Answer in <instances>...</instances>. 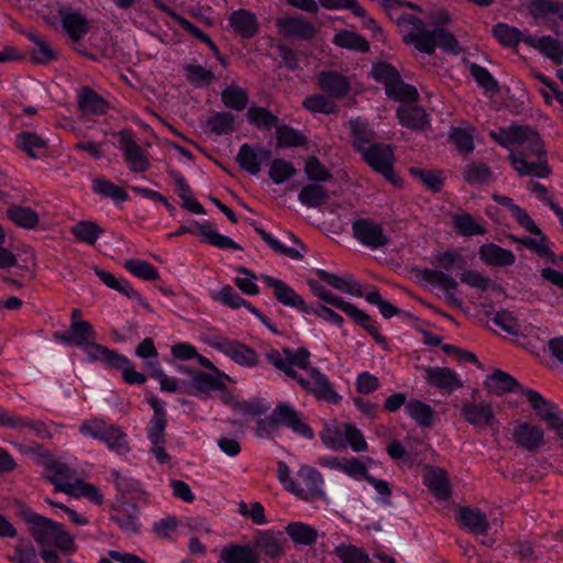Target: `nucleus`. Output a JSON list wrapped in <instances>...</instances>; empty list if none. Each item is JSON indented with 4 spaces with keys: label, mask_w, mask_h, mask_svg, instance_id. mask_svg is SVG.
Listing matches in <instances>:
<instances>
[{
    "label": "nucleus",
    "mask_w": 563,
    "mask_h": 563,
    "mask_svg": "<svg viewBox=\"0 0 563 563\" xmlns=\"http://www.w3.org/2000/svg\"><path fill=\"white\" fill-rule=\"evenodd\" d=\"M310 351L306 347L292 350L283 347L272 349L265 357L276 369L297 382L301 390L313 396L319 401L338 405L342 397L334 389L328 376L318 367L310 365Z\"/></svg>",
    "instance_id": "obj_1"
},
{
    "label": "nucleus",
    "mask_w": 563,
    "mask_h": 563,
    "mask_svg": "<svg viewBox=\"0 0 563 563\" xmlns=\"http://www.w3.org/2000/svg\"><path fill=\"white\" fill-rule=\"evenodd\" d=\"M398 25L408 24L412 26L411 32L402 36L405 44L413 45L415 48L421 53L432 55L439 47L443 52L457 55L461 52V46L454 34L443 27H434L427 30L426 23L409 13L394 11V19Z\"/></svg>",
    "instance_id": "obj_2"
},
{
    "label": "nucleus",
    "mask_w": 563,
    "mask_h": 563,
    "mask_svg": "<svg viewBox=\"0 0 563 563\" xmlns=\"http://www.w3.org/2000/svg\"><path fill=\"white\" fill-rule=\"evenodd\" d=\"M532 133L538 139V147L534 146L532 137H527L518 143L516 151H510L509 159L512 167L520 175L545 178L551 174V169L547 164V154L539 133L534 130H532Z\"/></svg>",
    "instance_id": "obj_3"
},
{
    "label": "nucleus",
    "mask_w": 563,
    "mask_h": 563,
    "mask_svg": "<svg viewBox=\"0 0 563 563\" xmlns=\"http://www.w3.org/2000/svg\"><path fill=\"white\" fill-rule=\"evenodd\" d=\"M279 427H286L308 440L314 437L313 430L303 421L302 413L285 401L278 402L268 417L257 421L256 431L260 437L269 435Z\"/></svg>",
    "instance_id": "obj_4"
},
{
    "label": "nucleus",
    "mask_w": 563,
    "mask_h": 563,
    "mask_svg": "<svg viewBox=\"0 0 563 563\" xmlns=\"http://www.w3.org/2000/svg\"><path fill=\"white\" fill-rule=\"evenodd\" d=\"M363 159L375 172L379 173L393 185H399L401 179L394 170L395 155L389 144L373 143L361 152Z\"/></svg>",
    "instance_id": "obj_5"
},
{
    "label": "nucleus",
    "mask_w": 563,
    "mask_h": 563,
    "mask_svg": "<svg viewBox=\"0 0 563 563\" xmlns=\"http://www.w3.org/2000/svg\"><path fill=\"white\" fill-rule=\"evenodd\" d=\"M199 234L202 236V241L218 249H232L241 251L242 246L235 243L231 238L222 235L217 231L212 230V225L209 221L199 223L192 221L189 225H180L177 231L169 233L168 238L180 236L183 234Z\"/></svg>",
    "instance_id": "obj_6"
},
{
    "label": "nucleus",
    "mask_w": 563,
    "mask_h": 563,
    "mask_svg": "<svg viewBox=\"0 0 563 563\" xmlns=\"http://www.w3.org/2000/svg\"><path fill=\"white\" fill-rule=\"evenodd\" d=\"M209 343L241 366L253 367L258 364L256 351L244 343L222 336H214Z\"/></svg>",
    "instance_id": "obj_7"
},
{
    "label": "nucleus",
    "mask_w": 563,
    "mask_h": 563,
    "mask_svg": "<svg viewBox=\"0 0 563 563\" xmlns=\"http://www.w3.org/2000/svg\"><path fill=\"white\" fill-rule=\"evenodd\" d=\"M353 236L363 245L376 250L389 244V238L380 224L368 218H360L352 223Z\"/></svg>",
    "instance_id": "obj_8"
},
{
    "label": "nucleus",
    "mask_w": 563,
    "mask_h": 563,
    "mask_svg": "<svg viewBox=\"0 0 563 563\" xmlns=\"http://www.w3.org/2000/svg\"><path fill=\"white\" fill-rule=\"evenodd\" d=\"M120 148L123 151L124 159L131 172L144 173L150 167L145 152L135 142L134 133L131 130H121L119 133Z\"/></svg>",
    "instance_id": "obj_9"
},
{
    "label": "nucleus",
    "mask_w": 563,
    "mask_h": 563,
    "mask_svg": "<svg viewBox=\"0 0 563 563\" xmlns=\"http://www.w3.org/2000/svg\"><path fill=\"white\" fill-rule=\"evenodd\" d=\"M21 516L29 525L30 533L37 544L46 545L51 543L53 536L58 528V522L41 516L31 509H23L21 511Z\"/></svg>",
    "instance_id": "obj_10"
},
{
    "label": "nucleus",
    "mask_w": 563,
    "mask_h": 563,
    "mask_svg": "<svg viewBox=\"0 0 563 563\" xmlns=\"http://www.w3.org/2000/svg\"><path fill=\"white\" fill-rule=\"evenodd\" d=\"M224 377H227V375L222 372H220V374H210L198 371L195 373L194 379L184 382L183 386L185 387L186 394L206 398L212 390L225 389V384L223 383Z\"/></svg>",
    "instance_id": "obj_11"
},
{
    "label": "nucleus",
    "mask_w": 563,
    "mask_h": 563,
    "mask_svg": "<svg viewBox=\"0 0 563 563\" xmlns=\"http://www.w3.org/2000/svg\"><path fill=\"white\" fill-rule=\"evenodd\" d=\"M276 27L284 37L300 41H310L317 33L314 25L300 15L278 18Z\"/></svg>",
    "instance_id": "obj_12"
},
{
    "label": "nucleus",
    "mask_w": 563,
    "mask_h": 563,
    "mask_svg": "<svg viewBox=\"0 0 563 563\" xmlns=\"http://www.w3.org/2000/svg\"><path fill=\"white\" fill-rule=\"evenodd\" d=\"M265 283L268 287L273 288L275 299L282 305L296 308L303 313L312 311V306L307 305L301 296L282 279L267 276L265 277Z\"/></svg>",
    "instance_id": "obj_13"
},
{
    "label": "nucleus",
    "mask_w": 563,
    "mask_h": 563,
    "mask_svg": "<svg viewBox=\"0 0 563 563\" xmlns=\"http://www.w3.org/2000/svg\"><path fill=\"white\" fill-rule=\"evenodd\" d=\"M512 440L518 448L534 453L544 444V431L529 422H520L512 432Z\"/></svg>",
    "instance_id": "obj_14"
},
{
    "label": "nucleus",
    "mask_w": 563,
    "mask_h": 563,
    "mask_svg": "<svg viewBox=\"0 0 563 563\" xmlns=\"http://www.w3.org/2000/svg\"><path fill=\"white\" fill-rule=\"evenodd\" d=\"M423 378L429 386L452 393L463 386L459 375L449 367L428 366L423 369Z\"/></svg>",
    "instance_id": "obj_15"
},
{
    "label": "nucleus",
    "mask_w": 563,
    "mask_h": 563,
    "mask_svg": "<svg viewBox=\"0 0 563 563\" xmlns=\"http://www.w3.org/2000/svg\"><path fill=\"white\" fill-rule=\"evenodd\" d=\"M297 474L305 485V487L301 486V493L296 494L297 497L303 500L325 498V493L322 488L323 477L319 471L311 466L303 465L299 468Z\"/></svg>",
    "instance_id": "obj_16"
},
{
    "label": "nucleus",
    "mask_w": 563,
    "mask_h": 563,
    "mask_svg": "<svg viewBox=\"0 0 563 563\" xmlns=\"http://www.w3.org/2000/svg\"><path fill=\"white\" fill-rule=\"evenodd\" d=\"M53 338L66 345L85 346L96 340V332L88 321L70 322L69 331H56Z\"/></svg>",
    "instance_id": "obj_17"
},
{
    "label": "nucleus",
    "mask_w": 563,
    "mask_h": 563,
    "mask_svg": "<svg viewBox=\"0 0 563 563\" xmlns=\"http://www.w3.org/2000/svg\"><path fill=\"white\" fill-rule=\"evenodd\" d=\"M319 88L330 97L341 100L351 91V82L347 77L335 70H323L318 74Z\"/></svg>",
    "instance_id": "obj_18"
},
{
    "label": "nucleus",
    "mask_w": 563,
    "mask_h": 563,
    "mask_svg": "<svg viewBox=\"0 0 563 563\" xmlns=\"http://www.w3.org/2000/svg\"><path fill=\"white\" fill-rule=\"evenodd\" d=\"M271 150L265 147L254 148L249 143H244L238 152L236 162L250 175H257L261 172V164L271 159Z\"/></svg>",
    "instance_id": "obj_19"
},
{
    "label": "nucleus",
    "mask_w": 563,
    "mask_h": 563,
    "mask_svg": "<svg viewBox=\"0 0 563 563\" xmlns=\"http://www.w3.org/2000/svg\"><path fill=\"white\" fill-rule=\"evenodd\" d=\"M421 278L431 284L438 285L445 290L446 301L454 308H461L462 301L453 294L452 290L457 288V282L442 271L424 268L420 273Z\"/></svg>",
    "instance_id": "obj_20"
},
{
    "label": "nucleus",
    "mask_w": 563,
    "mask_h": 563,
    "mask_svg": "<svg viewBox=\"0 0 563 563\" xmlns=\"http://www.w3.org/2000/svg\"><path fill=\"white\" fill-rule=\"evenodd\" d=\"M229 24L234 33L242 38L250 40L258 33V21L256 15L245 9L233 11L229 16Z\"/></svg>",
    "instance_id": "obj_21"
},
{
    "label": "nucleus",
    "mask_w": 563,
    "mask_h": 563,
    "mask_svg": "<svg viewBox=\"0 0 563 563\" xmlns=\"http://www.w3.org/2000/svg\"><path fill=\"white\" fill-rule=\"evenodd\" d=\"M48 482L55 486V490L66 493L74 497H86L96 505L103 503V496L99 489L89 483L78 481L75 484L58 483L55 477H48Z\"/></svg>",
    "instance_id": "obj_22"
},
{
    "label": "nucleus",
    "mask_w": 563,
    "mask_h": 563,
    "mask_svg": "<svg viewBox=\"0 0 563 563\" xmlns=\"http://www.w3.org/2000/svg\"><path fill=\"white\" fill-rule=\"evenodd\" d=\"M58 14L62 19V25L69 38L74 42L81 40L89 31L88 20L79 12H69L66 9H59Z\"/></svg>",
    "instance_id": "obj_23"
},
{
    "label": "nucleus",
    "mask_w": 563,
    "mask_h": 563,
    "mask_svg": "<svg viewBox=\"0 0 563 563\" xmlns=\"http://www.w3.org/2000/svg\"><path fill=\"white\" fill-rule=\"evenodd\" d=\"M479 258L489 266L507 267L516 262L515 254L497 244H484L478 251Z\"/></svg>",
    "instance_id": "obj_24"
},
{
    "label": "nucleus",
    "mask_w": 563,
    "mask_h": 563,
    "mask_svg": "<svg viewBox=\"0 0 563 563\" xmlns=\"http://www.w3.org/2000/svg\"><path fill=\"white\" fill-rule=\"evenodd\" d=\"M316 275L320 278V280L327 283L332 286L334 289L340 290L345 294H350L356 297H363L364 290L363 285L356 282L351 275H345L344 277H340L335 274L329 273L324 269H317Z\"/></svg>",
    "instance_id": "obj_25"
},
{
    "label": "nucleus",
    "mask_w": 563,
    "mask_h": 563,
    "mask_svg": "<svg viewBox=\"0 0 563 563\" xmlns=\"http://www.w3.org/2000/svg\"><path fill=\"white\" fill-rule=\"evenodd\" d=\"M492 139H494L499 145L510 150L511 146L518 145L527 137H532L534 146L538 147V139L532 133V129L528 126H511L509 129L501 128L498 132H490Z\"/></svg>",
    "instance_id": "obj_26"
},
{
    "label": "nucleus",
    "mask_w": 563,
    "mask_h": 563,
    "mask_svg": "<svg viewBox=\"0 0 563 563\" xmlns=\"http://www.w3.org/2000/svg\"><path fill=\"white\" fill-rule=\"evenodd\" d=\"M78 107L84 114L101 115L109 109V103L90 87H84L78 93Z\"/></svg>",
    "instance_id": "obj_27"
},
{
    "label": "nucleus",
    "mask_w": 563,
    "mask_h": 563,
    "mask_svg": "<svg viewBox=\"0 0 563 563\" xmlns=\"http://www.w3.org/2000/svg\"><path fill=\"white\" fill-rule=\"evenodd\" d=\"M461 415L468 423L477 427H489L494 421L492 406L487 402L465 404Z\"/></svg>",
    "instance_id": "obj_28"
},
{
    "label": "nucleus",
    "mask_w": 563,
    "mask_h": 563,
    "mask_svg": "<svg viewBox=\"0 0 563 563\" xmlns=\"http://www.w3.org/2000/svg\"><path fill=\"white\" fill-rule=\"evenodd\" d=\"M484 385L489 394L496 396H503L520 388L518 380L501 369H495L492 375L487 376Z\"/></svg>",
    "instance_id": "obj_29"
},
{
    "label": "nucleus",
    "mask_w": 563,
    "mask_h": 563,
    "mask_svg": "<svg viewBox=\"0 0 563 563\" xmlns=\"http://www.w3.org/2000/svg\"><path fill=\"white\" fill-rule=\"evenodd\" d=\"M24 34L36 46L30 53V60L32 64L46 65L57 58V53L44 37L33 31L25 32Z\"/></svg>",
    "instance_id": "obj_30"
},
{
    "label": "nucleus",
    "mask_w": 563,
    "mask_h": 563,
    "mask_svg": "<svg viewBox=\"0 0 563 563\" xmlns=\"http://www.w3.org/2000/svg\"><path fill=\"white\" fill-rule=\"evenodd\" d=\"M84 347L89 361H100L110 368L119 367L122 365V362H124V355L119 354L117 351L110 350L104 345L96 343L95 340H91V343H88Z\"/></svg>",
    "instance_id": "obj_31"
},
{
    "label": "nucleus",
    "mask_w": 563,
    "mask_h": 563,
    "mask_svg": "<svg viewBox=\"0 0 563 563\" xmlns=\"http://www.w3.org/2000/svg\"><path fill=\"white\" fill-rule=\"evenodd\" d=\"M397 118L402 126L421 131L428 123V115L422 107L400 106L397 109Z\"/></svg>",
    "instance_id": "obj_32"
},
{
    "label": "nucleus",
    "mask_w": 563,
    "mask_h": 563,
    "mask_svg": "<svg viewBox=\"0 0 563 563\" xmlns=\"http://www.w3.org/2000/svg\"><path fill=\"white\" fill-rule=\"evenodd\" d=\"M460 522L470 531L476 534H486L489 529V522L486 514L479 509L463 507L459 511Z\"/></svg>",
    "instance_id": "obj_33"
},
{
    "label": "nucleus",
    "mask_w": 563,
    "mask_h": 563,
    "mask_svg": "<svg viewBox=\"0 0 563 563\" xmlns=\"http://www.w3.org/2000/svg\"><path fill=\"white\" fill-rule=\"evenodd\" d=\"M346 316L353 319L355 323H357L369 335H372L376 343L383 347L387 346L386 338L380 334L377 322L374 321L369 314L358 309L355 305H352L346 312Z\"/></svg>",
    "instance_id": "obj_34"
},
{
    "label": "nucleus",
    "mask_w": 563,
    "mask_h": 563,
    "mask_svg": "<svg viewBox=\"0 0 563 563\" xmlns=\"http://www.w3.org/2000/svg\"><path fill=\"white\" fill-rule=\"evenodd\" d=\"M329 198V190L317 183L305 185L298 194V200L308 208H320Z\"/></svg>",
    "instance_id": "obj_35"
},
{
    "label": "nucleus",
    "mask_w": 563,
    "mask_h": 563,
    "mask_svg": "<svg viewBox=\"0 0 563 563\" xmlns=\"http://www.w3.org/2000/svg\"><path fill=\"white\" fill-rule=\"evenodd\" d=\"M15 146L29 157L36 159L41 156L40 152L46 150L47 142L36 133L24 131L16 134Z\"/></svg>",
    "instance_id": "obj_36"
},
{
    "label": "nucleus",
    "mask_w": 563,
    "mask_h": 563,
    "mask_svg": "<svg viewBox=\"0 0 563 563\" xmlns=\"http://www.w3.org/2000/svg\"><path fill=\"white\" fill-rule=\"evenodd\" d=\"M253 545L271 559H277L284 554L279 538L268 530L260 531L253 540Z\"/></svg>",
    "instance_id": "obj_37"
},
{
    "label": "nucleus",
    "mask_w": 563,
    "mask_h": 563,
    "mask_svg": "<svg viewBox=\"0 0 563 563\" xmlns=\"http://www.w3.org/2000/svg\"><path fill=\"white\" fill-rule=\"evenodd\" d=\"M99 440L104 442L110 450L118 454H124L130 451L126 434L120 427L107 423Z\"/></svg>",
    "instance_id": "obj_38"
},
{
    "label": "nucleus",
    "mask_w": 563,
    "mask_h": 563,
    "mask_svg": "<svg viewBox=\"0 0 563 563\" xmlns=\"http://www.w3.org/2000/svg\"><path fill=\"white\" fill-rule=\"evenodd\" d=\"M8 219L23 229H33L38 224L40 218L36 211L30 207L13 205L7 209Z\"/></svg>",
    "instance_id": "obj_39"
},
{
    "label": "nucleus",
    "mask_w": 563,
    "mask_h": 563,
    "mask_svg": "<svg viewBox=\"0 0 563 563\" xmlns=\"http://www.w3.org/2000/svg\"><path fill=\"white\" fill-rule=\"evenodd\" d=\"M224 563H260V558L249 545L232 544L221 552Z\"/></svg>",
    "instance_id": "obj_40"
},
{
    "label": "nucleus",
    "mask_w": 563,
    "mask_h": 563,
    "mask_svg": "<svg viewBox=\"0 0 563 563\" xmlns=\"http://www.w3.org/2000/svg\"><path fill=\"white\" fill-rule=\"evenodd\" d=\"M426 483L438 499L446 500L450 498L451 485L445 472L441 468H432L426 478Z\"/></svg>",
    "instance_id": "obj_41"
},
{
    "label": "nucleus",
    "mask_w": 563,
    "mask_h": 563,
    "mask_svg": "<svg viewBox=\"0 0 563 563\" xmlns=\"http://www.w3.org/2000/svg\"><path fill=\"white\" fill-rule=\"evenodd\" d=\"M333 43L339 47L360 53H367L369 51V43L363 35L347 30L336 33L333 37Z\"/></svg>",
    "instance_id": "obj_42"
},
{
    "label": "nucleus",
    "mask_w": 563,
    "mask_h": 563,
    "mask_svg": "<svg viewBox=\"0 0 563 563\" xmlns=\"http://www.w3.org/2000/svg\"><path fill=\"white\" fill-rule=\"evenodd\" d=\"M354 136L353 146L357 152H363L369 144H373L375 133L369 129L368 123L362 119H352L349 122Z\"/></svg>",
    "instance_id": "obj_43"
},
{
    "label": "nucleus",
    "mask_w": 563,
    "mask_h": 563,
    "mask_svg": "<svg viewBox=\"0 0 563 563\" xmlns=\"http://www.w3.org/2000/svg\"><path fill=\"white\" fill-rule=\"evenodd\" d=\"M246 118L250 124L260 130H271L279 119L268 108L252 106L247 109Z\"/></svg>",
    "instance_id": "obj_44"
},
{
    "label": "nucleus",
    "mask_w": 563,
    "mask_h": 563,
    "mask_svg": "<svg viewBox=\"0 0 563 563\" xmlns=\"http://www.w3.org/2000/svg\"><path fill=\"white\" fill-rule=\"evenodd\" d=\"M385 91L395 101L413 102L419 98L417 89L404 82L400 75L386 87Z\"/></svg>",
    "instance_id": "obj_45"
},
{
    "label": "nucleus",
    "mask_w": 563,
    "mask_h": 563,
    "mask_svg": "<svg viewBox=\"0 0 563 563\" xmlns=\"http://www.w3.org/2000/svg\"><path fill=\"white\" fill-rule=\"evenodd\" d=\"M286 532L297 544L311 545L318 538V531L313 527L299 521L288 523Z\"/></svg>",
    "instance_id": "obj_46"
},
{
    "label": "nucleus",
    "mask_w": 563,
    "mask_h": 563,
    "mask_svg": "<svg viewBox=\"0 0 563 563\" xmlns=\"http://www.w3.org/2000/svg\"><path fill=\"white\" fill-rule=\"evenodd\" d=\"M70 232L77 241L93 245L104 230L93 221L82 220L73 225Z\"/></svg>",
    "instance_id": "obj_47"
},
{
    "label": "nucleus",
    "mask_w": 563,
    "mask_h": 563,
    "mask_svg": "<svg viewBox=\"0 0 563 563\" xmlns=\"http://www.w3.org/2000/svg\"><path fill=\"white\" fill-rule=\"evenodd\" d=\"M452 223L455 231L462 236L483 235L486 229L476 223L472 214L467 212L453 214Z\"/></svg>",
    "instance_id": "obj_48"
},
{
    "label": "nucleus",
    "mask_w": 563,
    "mask_h": 563,
    "mask_svg": "<svg viewBox=\"0 0 563 563\" xmlns=\"http://www.w3.org/2000/svg\"><path fill=\"white\" fill-rule=\"evenodd\" d=\"M406 411L420 427L429 428L433 424V409L430 405L411 400L406 404Z\"/></svg>",
    "instance_id": "obj_49"
},
{
    "label": "nucleus",
    "mask_w": 563,
    "mask_h": 563,
    "mask_svg": "<svg viewBox=\"0 0 563 563\" xmlns=\"http://www.w3.org/2000/svg\"><path fill=\"white\" fill-rule=\"evenodd\" d=\"M276 139L278 148L305 146L308 143L303 134L286 124L276 128Z\"/></svg>",
    "instance_id": "obj_50"
},
{
    "label": "nucleus",
    "mask_w": 563,
    "mask_h": 563,
    "mask_svg": "<svg viewBox=\"0 0 563 563\" xmlns=\"http://www.w3.org/2000/svg\"><path fill=\"white\" fill-rule=\"evenodd\" d=\"M221 100L225 108L242 111L249 103V95L242 87L229 86L222 90Z\"/></svg>",
    "instance_id": "obj_51"
},
{
    "label": "nucleus",
    "mask_w": 563,
    "mask_h": 563,
    "mask_svg": "<svg viewBox=\"0 0 563 563\" xmlns=\"http://www.w3.org/2000/svg\"><path fill=\"white\" fill-rule=\"evenodd\" d=\"M409 173L416 179L421 181L427 189L432 192H440L444 185V178L440 170L422 169L419 167H410Z\"/></svg>",
    "instance_id": "obj_52"
},
{
    "label": "nucleus",
    "mask_w": 563,
    "mask_h": 563,
    "mask_svg": "<svg viewBox=\"0 0 563 563\" xmlns=\"http://www.w3.org/2000/svg\"><path fill=\"white\" fill-rule=\"evenodd\" d=\"M492 33L506 47H516L521 42V31L503 22L495 24Z\"/></svg>",
    "instance_id": "obj_53"
},
{
    "label": "nucleus",
    "mask_w": 563,
    "mask_h": 563,
    "mask_svg": "<svg viewBox=\"0 0 563 563\" xmlns=\"http://www.w3.org/2000/svg\"><path fill=\"white\" fill-rule=\"evenodd\" d=\"M522 394L542 420L545 421L547 415H555L559 412L556 405L547 400L540 393L527 388L522 389Z\"/></svg>",
    "instance_id": "obj_54"
},
{
    "label": "nucleus",
    "mask_w": 563,
    "mask_h": 563,
    "mask_svg": "<svg viewBox=\"0 0 563 563\" xmlns=\"http://www.w3.org/2000/svg\"><path fill=\"white\" fill-rule=\"evenodd\" d=\"M334 554L342 563H371L368 554L353 544H339L334 549Z\"/></svg>",
    "instance_id": "obj_55"
},
{
    "label": "nucleus",
    "mask_w": 563,
    "mask_h": 563,
    "mask_svg": "<svg viewBox=\"0 0 563 563\" xmlns=\"http://www.w3.org/2000/svg\"><path fill=\"white\" fill-rule=\"evenodd\" d=\"M463 178L470 185L485 184L492 179V170L485 163H472L464 167Z\"/></svg>",
    "instance_id": "obj_56"
},
{
    "label": "nucleus",
    "mask_w": 563,
    "mask_h": 563,
    "mask_svg": "<svg viewBox=\"0 0 563 563\" xmlns=\"http://www.w3.org/2000/svg\"><path fill=\"white\" fill-rule=\"evenodd\" d=\"M302 107L310 112L323 114H331L336 110L335 103L322 93L306 97Z\"/></svg>",
    "instance_id": "obj_57"
},
{
    "label": "nucleus",
    "mask_w": 563,
    "mask_h": 563,
    "mask_svg": "<svg viewBox=\"0 0 563 563\" xmlns=\"http://www.w3.org/2000/svg\"><path fill=\"white\" fill-rule=\"evenodd\" d=\"M136 509L133 508V512L126 509L118 510L113 516L112 520L121 528V530L129 534L134 536L140 532L139 517Z\"/></svg>",
    "instance_id": "obj_58"
},
{
    "label": "nucleus",
    "mask_w": 563,
    "mask_h": 563,
    "mask_svg": "<svg viewBox=\"0 0 563 563\" xmlns=\"http://www.w3.org/2000/svg\"><path fill=\"white\" fill-rule=\"evenodd\" d=\"M92 189L96 194L107 198H112L117 202L128 200L129 195L125 190L114 185L112 181L97 178L93 180Z\"/></svg>",
    "instance_id": "obj_59"
},
{
    "label": "nucleus",
    "mask_w": 563,
    "mask_h": 563,
    "mask_svg": "<svg viewBox=\"0 0 563 563\" xmlns=\"http://www.w3.org/2000/svg\"><path fill=\"white\" fill-rule=\"evenodd\" d=\"M124 267L134 276L144 280L153 282L159 278V273L155 266L141 260H128Z\"/></svg>",
    "instance_id": "obj_60"
},
{
    "label": "nucleus",
    "mask_w": 563,
    "mask_h": 563,
    "mask_svg": "<svg viewBox=\"0 0 563 563\" xmlns=\"http://www.w3.org/2000/svg\"><path fill=\"white\" fill-rule=\"evenodd\" d=\"M207 124L217 135L230 134L234 131V117L230 112H216L208 118Z\"/></svg>",
    "instance_id": "obj_61"
},
{
    "label": "nucleus",
    "mask_w": 563,
    "mask_h": 563,
    "mask_svg": "<svg viewBox=\"0 0 563 563\" xmlns=\"http://www.w3.org/2000/svg\"><path fill=\"white\" fill-rule=\"evenodd\" d=\"M307 178L317 184L332 179V173L321 164L317 156H309L305 164Z\"/></svg>",
    "instance_id": "obj_62"
},
{
    "label": "nucleus",
    "mask_w": 563,
    "mask_h": 563,
    "mask_svg": "<svg viewBox=\"0 0 563 563\" xmlns=\"http://www.w3.org/2000/svg\"><path fill=\"white\" fill-rule=\"evenodd\" d=\"M292 163L283 158H275L271 163L268 175L275 184H283L296 174Z\"/></svg>",
    "instance_id": "obj_63"
},
{
    "label": "nucleus",
    "mask_w": 563,
    "mask_h": 563,
    "mask_svg": "<svg viewBox=\"0 0 563 563\" xmlns=\"http://www.w3.org/2000/svg\"><path fill=\"white\" fill-rule=\"evenodd\" d=\"M538 49L556 65L563 62V45L551 36H542L538 40Z\"/></svg>",
    "instance_id": "obj_64"
}]
</instances>
